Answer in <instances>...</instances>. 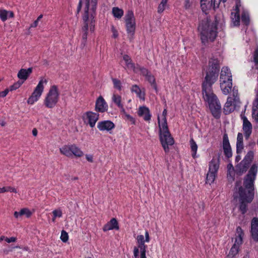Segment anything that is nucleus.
<instances>
[{"label":"nucleus","instance_id":"obj_1","mask_svg":"<svg viewBox=\"0 0 258 258\" xmlns=\"http://www.w3.org/2000/svg\"><path fill=\"white\" fill-rule=\"evenodd\" d=\"M220 68L219 60L217 58H210L209 68L202 84L203 99L208 103L212 115L216 119L220 117L221 106L217 96L213 93L212 86L218 79Z\"/></svg>","mask_w":258,"mask_h":258},{"label":"nucleus","instance_id":"obj_2","mask_svg":"<svg viewBox=\"0 0 258 258\" xmlns=\"http://www.w3.org/2000/svg\"><path fill=\"white\" fill-rule=\"evenodd\" d=\"M97 0H85V12L83 16V26L82 28V40L81 46L84 48L86 44L89 28L91 32H94Z\"/></svg>","mask_w":258,"mask_h":258},{"label":"nucleus","instance_id":"obj_3","mask_svg":"<svg viewBox=\"0 0 258 258\" xmlns=\"http://www.w3.org/2000/svg\"><path fill=\"white\" fill-rule=\"evenodd\" d=\"M167 114V105L165 104L164 109L162 114L163 118L161 121L160 117L158 116L157 122L159 128V140L166 153H168L169 152V146H172L174 144V140L172 137L168 128L166 117Z\"/></svg>","mask_w":258,"mask_h":258},{"label":"nucleus","instance_id":"obj_4","mask_svg":"<svg viewBox=\"0 0 258 258\" xmlns=\"http://www.w3.org/2000/svg\"><path fill=\"white\" fill-rule=\"evenodd\" d=\"M218 22H211L208 20H202L199 24L198 30L200 32L201 39L206 45L209 41H214L217 36Z\"/></svg>","mask_w":258,"mask_h":258},{"label":"nucleus","instance_id":"obj_5","mask_svg":"<svg viewBox=\"0 0 258 258\" xmlns=\"http://www.w3.org/2000/svg\"><path fill=\"white\" fill-rule=\"evenodd\" d=\"M257 165L253 164L243 179V186H240L246 195L254 197V181L257 172Z\"/></svg>","mask_w":258,"mask_h":258},{"label":"nucleus","instance_id":"obj_6","mask_svg":"<svg viewBox=\"0 0 258 258\" xmlns=\"http://www.w3.org/2000/svg\"><path fill=\"white\" fill-rule=\"evenodd\" d=\"M59 97V93L56 85L51 86L44 99V105L48 108H53L57 104Z\"/></svg>","mask_w":258,"mask_h":258},{"label":"nucleus","instance_id":"obj_7","mask_svg":"<svg viewBox=\"0 0 258 258\" xmlns=\"http://www.w3.org/2000/svg\"><path fill=\"white\" fill-rule=\"evenodd\" d=\"M219 168V159L217 157H213L209 163V171L206 175V183L211 185L214 183L217 172Z\"/></svg>","mask_w":258,"mask_h":258},{"label":"nucleus","instance_id":"obj_8","mask_svg":"<svg viewBox=\"0 0 258 258\" xmlns=\"http://www.w3.org/2000/svg\"><path fill=\"white\" fill-rule=\"evenodd\" d=\"M124 20L126 33L131 39L135 35L136 27V19L132 10H129L126 12Z\"/></svg>","mask_w":258,"mask_h":258},{"label":"nucleus","instance_id":"obj_9","mask_svg":"<svg viewBox=\"0 0 258 258\" xmlns=\"http://www.w3.org/2000/svg\"><path fill=\"white\" fill-rule=\"evenodd\" d=\"M240 101L238 96V90L235 87L232 90V94L230 93V96L227 98V113H230L238 108Z\"/></svg>","mask_w":258,"mask_h":258},{"label":"nucleus","instance_id":"obj_10","mask_svg":"<svg viewBox=\"0 0 258 258\" xmlns=\"http://www.w3.org/2000/svg\"><path fill=\"white\" fill-rule=\"evenodd\" d=\"M238 192L240 201L239 209L241 214L244 215L247 212L248 204L252 201L254 197L246 195L242 187H239Z\"/></svg>","mask_w":258,"mask_h":258},{"label":"nucleus","instance_id":"obj_11","mask_svg":"<svg viewBox=\"0 0 258 258\" xmlns=\"http://www.w3.org/2000/svg\"><path fill=\"white\" fill-rule=\"evenodd\" d=\"M253 157V152L252 151H248L241 162L236 166V170L238 174L241 175L247 170Z\"/></svg>","mask_w":258,"mask_h":258},{"label":"nucleus","instance_id":"obj_12","mask_svg":"<svg viewBox=\"0 0 258 258\" xmlns=\"http://www.w3.org/2000/svg\"><path fill=\"white\" fill-rule=\"evenodd\" d=\"M44 83H47L46 80L42 79L39 81L32 95L27 100V103L28 104H33L39 100L44 90Z\"/></svg>","mask_w":258,"mask_h":258},{"label":"nucleus","instance_id":"obj_13","mask_svg":"<svg viewBox=\"0 0 258 258\" xmlns=\"http://www.w3.org/2000/svg\"><path fill=\"white\" fill-rule=\"evenodd\" d=\"M221 2L225 6L224 3L226 0H201V7L202 11L207 13V11L211 8L215 9L219 7Z\"/></svg>","mask_w":258,"mask_h":258},{"label":"nucleus","instance_id":"obj_14","mask_svg":"<svg viewBox=\"0 0 258 258\" xmlns=\"http://www.w3.org/2000/svg\"><path fill=\"white\" fill-rule=\"evenodd\" d=\"M99 114L98 113L90 111H87L83 116V119L87 120V122L91 127H94L95 126L96 122L99 119Z\"/></svg>","mask_w":258,"mask_h":258},{"label":"nucleus","instance_id":"obj_15","mask_svg":"<svg viewBox=\"0 0 258 258\" xmlns=\"http://www.w3.org/2000/svg\"><path fill=\"white\" fill-rule=\"evenodd\" d=\"M108 104L102 96H100L96 100L95 110L97 113H104L108 110Z\"/></svg>","mask_w":258,"mask_h":258},{"label":"nucleus","instance_id":"obj_16","mask_svg":"<svg viewBox=\"0 0 258 258\" xmlns=\"http://www.w3.org/2000/svg\"><path fill=\"white\" fill-rule=\"evenodd\" d=\"M114 123L110 120H103L99 121L97 123V128L99 131L110 132L115 128Z\"/></svg>","mask_w":258,"mask_h":258},{"label":"nucleus","instance_id":"obj_17","mask_svg":"<svg viewBox=\"0 0 258 258\" xmlns=\"http://www.w3.org/2000/svg\"><path fill=\"white\" fill-rule=\"evenodd\" d=\"M242 119L243 120L242 128L244 131V135L245 139L248 140L252 133V124L245 116H242Z\"/></svg>","mask_w":258,"mask_h":258},{"label":"nucleus","instance_id":"obj_18","mask_svg":"<svg viewBox=\"0 0 258 258\" xmlns=\"http://www.w3.org/2000/svg\"><path fill=\"white\" fill-rule=\"evenodd\" d=\"M138 114L139 116L142 117L146 121L149 122L151 119L152 115L150 110L149 108L146 106L139 107Z\"/></svg>","mask_w":258,"mask_h":258},{"label":"nucleus","instance_id":"obj_19","mask_svg":"<svg viewBox=\"0 0 258 258\" xmlns=\"http://www.w3.org/2000/svg\"><path fill=\"white\" fill-rule=\"evenodd\" d=\"M251 235L254 241H258V218L254 217L251 222Z\"/></svg>","mask_w":258,"mask_h":258},{"label":"nucleus","instance_id":"obj_20","mask_svg":"<svg viewBox=\"0 0 258 258\" xmlns=\"http://www.w3.org/2000/svg\"><path fill=\"white\" fill-rule=\"evenodd\" d=\"M119 229V227L118 221L114 218H112L103 227V230L104 232L113 229L118 230Z\"/></svg>","mask_w":258,"mask_h":258},{"label":"nucleus","instance_id":"obj_21","mask_svg":"<svg viewBox=\"0 0 258 258\" xmlns=\"http://www.w3.org/2000/svg\"><path fill=\"white\" fill-rule=\"evenodd\" d=\"M32 73V68H29L28 69H21L18 72L17 77L20 80L26 81Z\"/></svg>","mask_w":258,"mask_h":258},{"label":"nucleus","instance_id":"obj_22","mask_svg":"<svg viewBox=\"0 0 258 258\" xmlns=\"http://www.w3.org/2000/svg\"><path fill=\"white\" fill-rule=\"evenodd\" d=\"M239 5L238 4H236L235 6V10L236 12L234 14V13H231V19L232 22L233 24V26H238L240 25V15H239Z\"/></svg>","mask_w":258,"mask_h":258},{"label":"nucleus","instance_id":"obj_23","mask_svg":"<svg viewBox=\"0 0 258 258\" xmlns=\"http://www.w3.org/2000/svg\"><path fill=\"white\" fill-rule=\"evenodd\" d=\"M138 247L135 246L133 250V258H140V250L147 249L148 246L145 244V242L137 243Z\"/></svg>","mask_w":258,"mask_h":258},{"label":"nucleus","instance_id":"obj_24","mask_svg":"<svg viewBox=\"0 0 258 258\" xmlns=\"http://www.w3.org/2000/svg\"><path fill=\"white\" fill-rule=\"evenodd\" d=\"M220 87L223 92L225 94L226 93V69L223 67L221 70V72L220 77Z\"/></svg>","mask_w":258,"mask_h":258},{"label":"nucleus","instance_id":"obj_25","mask_svg":"<svg viewBox=\"0 0 258 258\" xmlns=\"http://www.w3.org/2000/svg\"><path fill=\"white\" fill-rule=\"evenodd\" d=\"M243 135L242 133H239L237 135V142H236V152L237 154L241 153L243 149Z\"/></svg>","mask_w":258,"mask_h":258},{"label":"nucleus","instance_id":"obj_26","mask_svg":"<svg viewBox=\"0 0 258 258\" xmlns=\"http://www.w3.org/2000/svg\"><path fill=\"white\" fill-rule=\"evenodd\" d=\"M244 232L242 228L238 226L236 228V232L235 234V242L238 244H241L243 242V237L244 236Z\"/></svg>","mask_w":258,"mask_h":258},{"label":"nucleus","instance_id":"obj_27","mask_svg":"<svg viewBox=\"0 0 258 258\" xmlns=\"http://www.w3.org/2000/svg\"><path fill=\"white\" fill-rule=\"evenodd\" d=\"M123 59L124 60L126 66L128 69H131L134 72L136 71V64L133 62L129 55L127 54H124L123 56Z\"/></svg>","mask_w":258,"mask_h":258},{"label":"nucleus","instance_id":"obj_28","mask_svg":"<svg viewBox=\"0 0 258 258\" xmlns=\"http://www.w3.org/2000/svg\"><path fill=\"white\" fill-rule=\"evenodd\" d=\"M112 101L120 109L124 110L123 105L121 103L120 95L114 93L111 98Z\"/></svg>","mask_w":258,"mask_h":258},{"label":"nucleus","instance_id":"obj_29","mask_svg":"<svg viewBox=\"0 0 258 258\" xmlns=\"http://www.w3.org/2000/svg\"><path fill=\"white\" fill-rule=\"evenodd\" d=\"M139 72H140L142 75L145 77V78L151 73L147 69L141 66L139 64H137L136 71H134V73H138Z\"/></svg>","mask_w":258,"mask_h":258},{"label":"nucleus","instance_id":"obj_30","mask_svg":"<svg viewBox=\"0 0 258 258\" xmlns=\"http://www.w3.org/2000/svg\"><path fill=\"white\" fill-rule=\"evenodd\" d=\"M131 91L133 92H135L137 94V97L140 99L144 100L145 94L144 93H142L141 89L138 85H133L131 88Z\"/></svg>","mask_w":258,"mask_h":258},{"label":"nucleus","instance_id":"obj_31","mask_svg":"<svg viewBox=\"0 0 258 258\" xmlns=\"http://www.w3.org/2000/svg\"><path fill=\"white\" fill-rule=\"evenodd\" d=\"M112 13L114 18L120 19L123 16L124 11L118 7H113L112 9Z\"/></svg>","mask_w":258,"mask_h":258},{"label":"nucleus","instance_id":"obj_32","mask_svg":"<svg viewBox=\"0 0 258 258\" xmlns=\"http://www.w3.org/2000/svg\"><path fill=\"white\" fill-rule=\"evenodd\" d=\"M71 152L72 156L74 155L78 157H81L84 155V153L75 144L71 145Z\"/></svg>","mask_w":258,"mask_h":258},{"label":"nucleus","instance_id":"obj_33","mask_svg":"<svg viewBox=\"0 0 258 258\" xmlns=\"http://www.w3.org/2000/svg\"><path fill=\"white\" fill-rule=\"evenodd\" d=\"M240 245L235 242L230 250L229 254L227 255V258H233L238 253Z\"/></svg>","mask_w":258,"mask_h":258},{"label":"nucleus","instance_id":"obj_34","mask_svg":"<svg viewBox=\"0 0 258 258\" xmlns=\"http://www.w3.org/2000/svg\"><path fill=\"white\" fill-rule=\"evenodd\" d=\"M60 152L61 154L70 157L72 156L71 145H65L59 149Z\"/></svg>","mask_w":258,"mask_h":258},{"label":"nucleus","instance_id":"obj_35","mask_svg":"<svg viewBox=\"0 0 258 258\" xmlns=\"http://www.w3.org/2000/svg\"><path fill=\"white\" fill-rule=\"evenodd\" d=\"M146 80L150 84L151 86L156 91V93L158 92L157 85L156 83V79L155 77L150 73L148 76L146 77Z\"/></svg>","mask_w":258,"mask_h":258},{"label":"nucleus","instance_id":"obj_36","mask_svg":"<svg viewBox=\"0 0 258 258\" xmlns=\"http://www.w3.org/2000/svg\"><path fill=\"white\" fill-rule=\"evenodd\" d=\"M145 238L143 235H139L136 237L137 243L140 242H149L150 240L149 234L148 231H145Z\"/></svg>","mask_w":258,"mask_h":258},{"label":"nucleus","instance_id":"obj_37","mask_svg":"<svg viewBox=\"0 0 258 258\" xmlns=\"http://www.w3.org/2000/svg\"><path fill=\"white\" fill-rule=\"evenodd\" d=\"M190 148H191V155L192 157L194 158H196V155L197 154V150H198V145L196 142L194 141V140L191 138L190 140Z\"/></svg>","mask_w":258,"mask_h":258},{"label":"nucleus","instance_id":"obj_38","mask_svg":"<svg viewBox=\"0 0 258 258\" xmlns=\"http://www.w3.org/2000/svg\"><path fill=\"white\" fill-rule=\"evenodd\" d=\"M9 11L0 9V19L2 21L5 22L8 17Z\"/></svg>","mask_w":258,"mask_h":258},{"label":"nucleus","instance_id":"obj_39","mask_svg":"<svg viewBox=\"0 0 258 258\" xmlns=\"http://www.w3.org/2000/svg\"><path fill=\"white\" fill-rule=\"evenodd\" d=\"M168 0H162L160 4L159 5L158 7V13H162L164 10L165 9V8L167 5V3Z\"/></svg>","mask_w":258,"mask_h":258},{"label":"nucleus","instance_id":"obj_40","mask_svg":"<svg viewBox=\"0 0 258 258\" xmlns=\"http://www.w3.org/2000/svg\"><path fill=\"white\" fill-rule=\"evenodd\" d=\"M7 191H10L11 192L17 193V190L16 188L12 186H6L3 187H0V194L4 193Z\"/></svg>","mask_w":258,"mask_h":258},{"label":"nucleus","instance_id":"obj_41","mask_svg":"<svg viewBox=\"0 0 258 258\" xmlns=\"http://www.w3.org/2000/svg\"><path fill=\"white\" fill-rule=\"evenodd\" d=\"M112 81L113 84V87L117 89L118 91H121L122 89L121 81L115 78H112Z\"/></svg>","mask_w":258,"mask_h":258},{"label":"nucleus","instance_id":"obj_42","mask_svg":"<svg viewBox=\"0 0 258 258\" xmlns=\"http://www.w3.org/2000/svg\"><path fill=\"white\" fill-rule=\"evenodd\" d=\"M241 21L243 24L245 25L246 26H248L250 22L248 15H247L244 13H242Z\"/></svg>","mask_w":258,"mask_h":258},{"label":"nucleus","instance_id":"obj_43","mask_svg":"<svg viewBox=\"0 0 258 258\" xmlns=\"http://www.w3.org/2000/svg\"><path fill=\"white\" fill-rule=\"evenodd\" d=\"M21 214L26 215L27 218H29L32 215V212L27 208H23L21 210Z\"/></svg>","mask_w":258,"mask_h":258},{"label":"nucleus","instance_id":"obj_44","mask_svg":"<svg viewBox=\"0 0 258 258\" xmlns=\"http://www.w3.org/2000/svg\"><path fill=\"white\" fill-rule=\"evenodd\" d=\"M23 82H20V81H18L17 82L14 83L13 85H11L10 87L9 91H14L17 89H18L23 84Z\"/></svg>","mask_w":258,"mask_h":258},{"label":"nucleus","instance_id":"obj_45","mask_svg":"<svg viewBox=\"0 0 258 258\" xmlns=\"http://www.w3.org/2000/svg\"><path fill=\"white\" fill-rule=\"evenodd\" d=\"M60 239L63 242H66L69 239L68 233L64 230H62L61 233Z\"/></svg>","mask_w":258,"mask_h":258},{"label":"nucleus","instance_id":"obj_46","mask_svg":"<svg viewBox=\"0 0 258 258\" xmlns=\"http://www.w3.org/2000/svg\"><path fill=\"white\" fill-rule=\"evenodd\" d=\"M232 156V150L229 142L227 137V158H229Z\"/></svg>","mask_w":258,"mask_h":258},{"label":"nucleus","instance_id":"obj_47","mask_svg":"<svg viewBox=\"0 0 258 258\" xmlns=\"http://www.w3.org/2000/svg\"><path fill=\"white\" fill-rule=\"evenodd\" d=\"M228 69L227 68V75L228 74ZM228 76V79L227 80V87H228L230 91L231 90L232 86V76Z\"/></svg>","mask_w":258,"mask_h":258},{"label":"nucleus","instance_id":"obj_48","mask_svg":"<svg viewBox=\"0 0 258 258\" xmlns=\"http://www.w3.org/2000/svg\"><path fill=\"white\" fill-rule=\"evenodd\" d=\"M222 148L223 153L226 156V132L223 134Z\"/></svg>","mask_w":258,"mask_h":258},{"label":"nucleus","instance_id":"obj_49","mask_svg":"<svg viewBox=\"0 0 258 258\" xmlns=\"http://www.w3.org/2000/svg\"><path fill=\"white\" fill-rule=\"evenodd\" d=\"M183 5L185 10H189L191 7V3L189 0H184Z\"/></svg>","mask_w":258,"mask_h":258},{"label":"nucleus","instance_id":"obj_50","mask_svg":"<svg viewBox=\"0 0 258 258\" xmlns=\"http://www.w3.org/2000/svg\"><path fill=\"white\" fill-rule=\"evenodd\" d=\"M52 214L54 218L57 217H61L62 216V212L60 210H55L53 211Z\"/></svg>","mask_w":258,"mask_h":258},{"label":"nucleus","instance_id":"obj_51","mask_svg":"<svg viewBox=\"0 0 258 258\" xmlns=\"http://www.w3.org/2000/svg\"><path fill=\"white\" fill-rule=\"evenodd\" d=\"M9 92V89H6L4 91L0 92V97H4L7 96Z\"/></svg>","mask_w":258,"mask_h":258},{"label":"nucleus","instance_id":"obj_52","mask_svg":"<svg viewBox=\"0 0 258 258\" xmlns=\"http://www.w3.org/2000/svg\"><path fill=\"white\" fill-rule=\"evenodd\" d=\"M16 240H17V238H16V237H11L10 238L6 237L5 238V240L8 243L14 242L16 241Z\"/></svg>","mask_w":258,"mask_h":258},{"label":"nucleus","instance_id":"obj_53","mask_svg":"<svg viewBox=\"0 0 258 258\" xmlns=\"http://www.w3.org/2000/svg\"><path fill=\"white\" fill-rule=\"evenodd\" d=\"M146 250H140V258H147L146 256Z\"/></svg>","mask_w":258,"mask_h":258},{"label":"nucleus","instance_id":"obj_54","mask_svg":"<svg viewBox=\"0 0 258 258\" xmlns=\"http://www.w3.org/2000/svg\"><path fill=\"white\" fill-rule=\"evenodd\" d=\"M86 158L90 162L92 163L93 162V157L92 155L87 154L86 155Z\"/></svg>","mask_w":258,"mask_h":258},{"label":"nucleus","instance_id":"obj_55","mask_svg":"<svg viewBox=\"0 0 258 258\" xmlns=\"http://www.w3.org/2000/svg\"><path fill=\"white\" fill-rule=\"evenodd\" d=\"M82 0H80L79 3L78 7H77V14L79 13L80 11H81V10L82 9Z\"/></svg>","mask_w":258,"mask_h":258},{"label":"nucleus","instance_id":"obj_56","mask_svg":"<svg viewBox=\"0 0 258 258\" xmlns=\"http://www.w3.org/2000/svg\"><path fill=\"white\" fill-rule=\"evenodd\" d=\"M20 213L21 210L20 211V212L15 211L14 213V216L16 218L18 219L19 217L22 216V214H21Z\"/></svg>","mask_w":258,"mask_h":258},{"label":"nucleus","instance_id":"obj_57","mask_svg":"<svg viewBox=\"0 0 258 258\" xmlns=\"http://www.w3.org/2000/svg\"><path fill=\"white\" fill-rule=\"evenodd\" d=\"M112 31L113 32V36L114 38H116L118 36L117 31L114 28H112Z\"/></svg>","mask_w":258,"mask_h":258},{"label":"nucleus","instance_id":"obj_58","mask_svg":"<svg viewBox=\"0 0 258 258\" xmlns=\"http://www.w3.org/2000/svg\"><path fill=\"white\" fill-rule=\"evenodd\" d=\"M38 22L36 20H35L31 25V27H36L38 25Z\"/></svg>","mask_w":258,"mask_h":258},{"label":"nucleus","instance_id":"obj_59","mask_svg":"<svg viewBox=\"0 0 258 258\" xmlns=\"http://www.w3.org/2000/svg\"><path fill=\"white\" fill-rule=\"evenodd\" d=\"M128 120L132 122V124H135L136 123L135 119L133 117L131 116Z\"/></svg>","mask_w":258,"mask_h":258},{"label":"nucleus","instance_id":"obj_60","mask_svg":"<svg viewBox=\"0 0 258 258\" xmlns=\"http://www.w3.org/2000/svg\"><path fill=\"white\" fill-rule=\"evenodd\" d=\"M8 16L10 18H13L14 17V14L12 11H9Z\"/></svg>","mask_w":258,"mask_h":258},{"label":"nucleus","instance_id":"obj_61","mask_svg":"<svg viewBox=\"0 0 258 258\" xmlns=\"http://www.w3.org/2000/svg\"><path fill=\"white\" fill-rule=\"evenodd\" d=\"M32 134L34 136H36L37 135V130L36 128H33L32 130Z\"/></svg>","mask_w":258,"mask_h":258},{"label":"nucleus","instance_id":"obj_62","mask_svg":"<svg viewBox=\"0 0 258 258\" xmlns=\"http://www.w3.org/2000/svg\"><path fill=\"white\" fill-rule=\"evenodd\" d=\"M241 159V157L239 155H237L235 158V161L238 162Z\"/></svg>","mask_w":258,"mask_h":258},{"label":"nucleus","instance_id":"obj_63","mask_svg":"<svg viewBox=\"0 0 258 258\" xmlns=\"http://www.w3.org/2000/svg\"><path fill=\"white\" fill-rule=\"evenodd\" d=\"M42 17H43V15L41 14L38 16V17L37 18V19L36 20L38 22H39V21H40Z\"/></svg>","mask_w":258,"mask_h":258},{"label":"nucleus","instance_id":"obj_64","mask_svg":"<svg viewBox=\"0 0 258 258\" xmlns=\"http://www.w3.org/2000/svg\"><path fill=\"white\" fill-rule=\"evenodd\" d=\"M5 237L4 236H2L0 237V242H1L2 240H3L4 239H5Z\"/></svg>","mask_w":258,"mask_h":258}]
</instances>
